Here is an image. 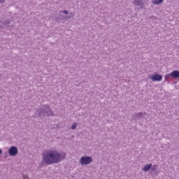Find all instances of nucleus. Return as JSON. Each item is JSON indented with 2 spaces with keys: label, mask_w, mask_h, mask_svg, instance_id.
Returning a JSON list of instances; mask_svg holds the SVG:
<instances>
[{
  "label": "nucleus",
  "mask_w": 179,
  "mask_h": 179,
  "mask_svg": "<svg viewBox=\"0 0 179 179\" xmlns=\"http://www.w3.org/2000/svg\"><path fill=\"white\" fill-rule=\"evenodd\" d=\"M42 163L50 166L51 164H58L62 160L66 159V153H59L57 150H50L46 153L43 154Z\"/></svg>",
  "instance_id": "obj_1"
},
{
  "label": "nucleus",
  "mask_w": 179,
  "mask_h": 179,
  "mask_svg": "<svg viewBox=\"0 0 179 179\" xmlns=\"http://www.w3.org/2000/svg\"><path fill=\"white\" fill-rule=\"evenodd\" d=\"M41 115L42 117H54V112L51 110L50 105H43L40 108Z\"/></svg>",
  "instance_id": "obj_2"
},
{
  "label": "nucleus",
  "mask_w": 179,
  "mask_h": 179,
  "mask_svg": "<svg viewBox=\"0 0 179 179\" xmlns=\"http://www.w3.org/2000/svg\"><path fill=\"white\" fill-rule=\"evenodd\" d=\"M93 162V158L90 156H84L80 159V163L82 166H87V164H90Z\"/></svg>",
  "instance_id": "obj_3"
},
{
  "label": "nucleus",
  "mask_w": 179,
  "mask_h": 179,
  "mask_svg": "<svg viewBox=\"0 0 179 179\" xmlns=\"http://www.w3.org/2000/svg\"><path fill=\"white\" fill-rule=\"evenodd\" d=\"M12 22V20H9V19H6L5 20L2 24H0V29H7V30H10L12 29H13L14 25H9L10 24V22Z\"/></svg>",
  "instance_id": "obj_4"
},
{
  "label": "nucleus",
  "mask_w": 179,
  "mask_h": 179,
  "mask_svg": "<svg viewBox=\"0 0 179 179\" xmlns=\"http://www.w3.org/2000/svg\"><path fill=\"white\" fill-rule=\"evenodd\" d=\"M17 153H19V150L16 146L13 145L8 149L9 156L15 157L16 155H17Z\"/></svg>",
  "instance_id": "obj_5"
},
{
  "label": "nucleus",
  "mask_w": 179,
  "mask_h": 179,
  "mask_svg": "<svg viewBox=\"0 0 179 179\" xmlns=\"http://www.w3.org/2000/svg\"><path fill=\"white\" fill-rule=\"evenodd\" d=\"M133 3L135 6H138L140 9L145 8V1L143 0H134Z\"/></svg>",
  "instance_id": "obj_6"
},
{
  "label": "nucleus",
  "mask_w": 179,
  "mask_h": 179,
  "mask_svg": "<svg viewBox=\"0 0 179 179\" xmlns=\"http://www.w3.org/2000/svg\"><path fill=\"white\" fill-rule=\"evenodd\" d=\"M150 78L152 80V82H160L163 79V76L155 73L152 75Z\"/></svg>",
  "instance_id": "obj_7"
},
{
  "label": "nucleus",
  "mask_w": 179,
  "mask_h": 179,
  "mask_svg": "<svg viewBox=\"0 0 179 179\" xmlns=\"http://www.w3.org/2000/svg\"><path fill=\"white\" fill-rule=\"evenodd\" d=\"M147 113L145 112H139L138 113L134 114L132 116L133 120H142L146 117Z\"/></svg>",
  "instance_id": "obj_8"
},
{
  "label": "nucleus",
  "mask_w": 179,
  "mask_h": 179,
  "mask_svg": "<svg viewBox=\"0 0 179 179\" xmlns=\"http://www.w3.org/2000/svg\"><path fill=\"white\" fill-rule=\"evenodd\" d=\"M171 78L173 79H178L179 78V71L175 70L170 73Z\"/></svg>",
  "instance_id": "obj_9"
},
{
  "label": "nucleus",
  "mask_w": 179,
  "mask_h": 179,
  "mask_svg": "<svg viewBox=\"0 0 179 179\" xmlns=\"http://www.w3.org/2000/svg\"><path fill=\"white\" fill-rule=\"evenodd\" d=\"M34 114H35L34 117H41V110L40 108H39V109L35 108L34 110Z\"/></svg>",
  "instance_id": "obj_10"
},
{
  "label": "nucleus",
  "mask_w": 179,
  "mask_h": 179,
  "mask_svg": "<svg viewBox=\"0 0 179 179\" xmlns=\"http://www.w3.org/2000/svg\"><path fill=\"white\" fill-rule=\"evenodd\" d=\"M150 169H152V164H146L143 166V171L147 172L149 171Z\"/></svg>",
  "instance_id": "obj_11"
},
{
  "label": "nucleus",
  "mask_w": 179,
  "mask_h": 179,
  "mask_svg": "<svg viewBox=\"0 0 179 179\" xmlns=\"http://www.w3.org/2000/svg\"><path fill=\"white\" fill-rule=\"evenodd\" d=\"M164 0H152V3L153 5H160L161 3H163Z\"/></svg>",
  "instance_id": "obj_12"
},
{
  "label": "nucleus",
  "mask_w": 179,
  "mask_h": 179,
  "mask_svg": "<svg viewBox=\"0 0 179 179\" xmlns=\"http://www.w3.org/2000/svg\"><path fill=\"white\" fill-rule=\"evenodd\" d=\"M61 17H55V20L57 22H62V20H64L65 19V17L64 15H60Z\"/></svg>",
  "instance_id": "obj_13"
},
{
  "label": "nucleus",
  "mask_w": 179,
  "mask_h": 179,
  "mask_svg": "<svg viewBox=\"0 0 179 179\" xmlns=\"http://www.w3.org/2000/svg\"><path fill=\"white\" fill-rule=\"evenodd\" d=\"M73 16H75L73 13H71L69 15L66 16V19H72V17H73Z\"/></svg>",
  "instance_id": "obj_14"
},
{
  "label": "nucleus",
  "mask_w": 179,
  "mask_h": 179,
  "mask_svg": "<svg viewBox=\"0 0 179 179\" xmlns=\"http://www.w3.org/2000/svg\"><path fill=\"white\" fill-rule=\"evenodd\" d=\"M150 170H152V171H156V170H157V165H156V164H155L153 166L152 165Z\"/></svg>",
  "instance_id": "obj_15"
},
{
  "label": "nucleus",
  "mask_w": 179,
  "mask_h": 179,
  "mask_svg": "<svg viewBox=\"0 0 179 179\" xmlns=\"http://www.w3.org/2000/svg\"><path fill=\"white\" fill-rule=\"evenodd\" d=\"M76 127H78V123H74L71 126V129H76Z\"/></svg>",
  "instance_id": "obj_16"
},
{
  "label": "nucleus",
  "mask_w": 179,
  "mask_h": 179,
  "mask_svg": "<svg viewBox=\"0 0 179 179\" xmlns=\"http://www.w3.org/2000/svg\"><path fill=\"white\" fill-rule=\"evenodd\" d=\"M170 78H171V76L170 75V73L165 75V77H164L165 80H167L168 79H170Z\"/></svg>",
  "instance_id": "obj_17"
},
{
  "label": "nucleus",
  "mask_w": 179,
  "mask_h": 179,
  "mask_svg": "<svg viewBox=\"0 0 179 179\" xmlns=\"http://www.w3.org/2000/svg\"><path fill=\"white\" fill-rule=\"evenodd\" d=\"M60 13H64L65 15H69V11H68V10L60 11Z\"/></svg>",
  "instance_id": "obj_18"
},
{
  "label": "nucleus",
  "mask_w": 179,
  "mask_h": 179,
  "mask_svg": "<svg viewBox=\"0 0 179 179\" xmlns=\"http://www.w3.org/2000/svg\"><path fill=\"white\" fill-rule=\"evenodd\" d=\"M23 179H29V176L27 175L23 176Z\"/></svg>",
  "instance_id": "obj_19"
},
{
  "label": "nucleus",
  "mask_w": 179,
  "mask_h": 179,
  "mask_svg": "<svg viewBox=\"0 0 179 179\" xmlns=\"http://www.w3.org/2000/svg\"><path fill=\"white\" fill-rule=\"evenodd\" d=\"M5 2V0H0V3H3Z\"/></svg>",
  "instance_id": "obj_20"
},
{
  "label": "nucleus",
  "mask_w": 179,
  "mask_h": 179,
  "mask_svg": "<svg viewBox=\"0 0 179 179\" xmlns=\"http://www.w3.org/2000/svg\"><path fill=\"white\" fill-rule=\"evenodd\" d=\"M2 153V150L0 149V155Z\"/></svg>",
  "instance_id": "obj_21"
},
{
  "label": "nucleus",
  "mask_w": 179,
  "mask_h": 179,
  "mask_svg": "<svg viewBox=\"0 0 179 179\" xmlns=\"http://www.w3.org/2000/svg\"><path fill=\"white\" fill-rule=\"evenodd\" d=\"M0 79H1V75H0Z\"/></svg>",
  "instance_id": "obj_22"
}]
</instances>
